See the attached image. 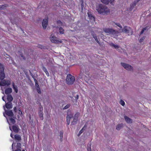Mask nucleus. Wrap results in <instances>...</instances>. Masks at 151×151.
I'll use <instances>...</instances> for the list:
<instances>
[{
	"instance_id": "nucleus-1",
	"label": "nucleus",
	"mask_w": 151,
	"mask_h": 151,
	"mask_svg": "<svg viewBox=\"0 0 151 151\" xmlns=\"http://www.w3.org/2000/svg\"><path fill=\"white\" fill-rule=\"evenodd\" d=\"M5 68L4 65L0 63V86H4L6 85L9 86L10 84V81L9 80L4 79L5 77L4 72Z\"/></svg>"
},
{
	"instance_id": "nucleus-2",
	"label": "nucleus",
	"mask_w": 151,
	"mask_h": 151,
	"mask_svg": "<svg viewBox=\"0 0 151 151\" xmlns=\"http://www.w3.org/2000/svg\"><path fill=\"white\" fill-rule=\"evenodd\" d=\"M96 9L100 14H107L110 12L106 6L101 4H99L96 6Z\"/></svg>"
},
{
	"instance_id": "nucleus-3",
	"label": "nucleus",
	"mask_w": 151,
	"mask_h": 151,
	"mask_svg": "<svg viewBox=\"0 0 151 151\" xmlns=\"http://www.w3.org/2000/svg\"><path fill=\"white\" fill-rule=\"evenodd\" d=\"M75 80V78L70 74H69L67 75L66 79L67 83L68 85L73 84Z\"/></svg>"
},
{
	"instance_id": "nucleus-4",
	"label": "nucleus",
	"mask_w": 151,
	"mask_h": 151,
	"mask_svg": "<svg viewBox=\"0 0 151 151\" xmlns=\"http://www.w3.org/2000/svg\"><path fill=\"white\" fill-rule=\"evenodd\" d=\"M104 31L106 33L112 34H117L119 33V32L118 31L112 29L105 28L104 29Z\"/></svg>"
},
{
	"instance_id": "nucleus-5",
	"label": "nucleus",
	"mask_w": 151,
	"mask_h": 151,
	"mask_svg": "<svg viewBox=\"0 0 151 151\" xmlns=\"http://www.w3.org/2000/svg\"><path fill=\"white\" fill-rule=\"evenodd\" d=\"M3 107L6 114L9 116L12 117L13 118L15 119L16 118V117L14 116V114L12 110H6L4 106Z\"/></svg>"
},
{
	"instance_id": "nucleus-6",
	"label": "nucleus",
	"mask_w": 151,
	"mask_h": 151,
	"mask_svg": "<svg viewBox=\"0 0 151 151\" xmlns=\"http://www.w3.org/2000/svg\"><path fill=\"white\" fill-rule=\"evenodd\" d=\"M80 113H77L74 115L73 120L71 122V124L75 125L77 124V122L78 120V117L79 116Z\"/></svg>"
},
{
	"instance_id": "nucleus-7",
	"label": "nucleus",
	"mask_w": 151,
	"mask_h": 151,
	"mask_svg": "<svg viewBox=\"0 0 151 151\" xmlns=\"http://www.w3.org/2000/svg\"><path fill=\"white\" fill-rule=\"evenodd\" d=\"M121 65L123 67L127 70H131L132 69L131 66L127 64L123 63H121Z\"/></svg>"
},
{
	"instance_id": "nucleus-8",
	"label": "nucleus",
	"mask_w": 151,
	"mask_h": 151,
	"mask_svg": "<svg viewBox=\"0 0 151 151\" xmlns=\"http://www.w3.org/2000/svg\"><path fill=\"white\" fill-rule=\"evenodd\" d=\"M48 18L47 17V19H43L42 22V26L43 29H45L47 27L48 24Z\"/></svg>"
},
{
	"instance_id": "nucleus-9",
	"label": "nucleus",
	"mask_w": 151,
	"mask_h": 151,
	"mask_svg": "<svg viewBox=\"0 0 151 151\" xmlns=\"http://www.w3.org/2000/svg\"><path fill=\"white\" fill-rule=\"evenodd\" d=\"M40 111L39 112V115L41 120H43V113L42 111L43 108L42 107H40Z\"/></svg>"
},
{
	"instance_id": "nucleus-10",
	"label": "nucleus",
	"mask_w": 151,
	"mask_h": 151,
	"mask_svg": "<svg viewBox=\"0 0 151 151\" xmlns=\"http://www.w3.org/2000/svg\"><path fill=\"white\" fill-rule=\"evenodd\" d=\"M12 129L13 131L16 133H18L19 131V128L18 125H16L12 126Z\"/></svg>"
},
{
	"instance_id": "nucleus-11",
	"label": "nucleus",
	"mask_w": 151,
	"mask_h": 151,
	"mask_svg": "<svg viewBox=\"0 0 151 151\" xmlns=\"http://www.w3.org/2000/svg\"><path fill=\"white\" fill-rule=\"evenodd\" d=\"M73 117V114H68L67 116L66 121L68 125L70 123V119Z\"/></svg>"
},
{
	"instance_id": "nucleus-12",
	"label": "nucleus",
	"mask_w": 151,
	"mask_h": 151,
	"mask_svg": "<svg viewBox=\"0 0 151 151\" xmlns=\"http://www.w3.org/2000/svg\"><path fill=\"white\" fill-rule=\"evenodd\" d=\"M6 107L9 110L12 108V104L11 102H8L6 103L5 105Z\"/></svg>"
},
{
	"instance_id": "nucleus-13",
	"label": "nucleus",
	"mask_w": 151,
	"mask_h": 151,
	"mask_svg": "<svg viewBox=\"0 0 151 151\" xmlns=\"http://www.w3.org/2000/svg\"><path fill=\"white\" fill-rule=\"evenodd\" d=\"M52 37L51 38L50 40L52 42L57 44L62 43V41H59L58 40H56V37H55V38H54Z\"/></svg>"
},
{
	"instance_id": "nucleus-14",
	"label": "nucleus",
	"mask_w": 151,
	"mask_h": 151,
	"mask_svg": "<svg viewBox=\"0 0 151 151\" xmlns=\"http://www.w3.org/2000/svg\"><path fill=\"white\" fill-rule=\"evenodd\" d=\"M87 127V124H85L84 126L83 127V128L81 129V130L79 131V133L78 134V136H79L82 133V132L84 131L85 130V129H86Z\"/></svg>"
},
{
	"instance_id": "nucleus-15",
	"label": "nucleus",
	"mask_w": 151,
	"mask_h": 151,
	"mask_svg": "<svg viewBox=\"0 0 151 151\" xmlns=\"http://www.w3.org/2000/svg\"><path fill=\"white\" fill-rule=\"evenodd\" d=\"M124 119L127 123H131L132 122V120L126 116H124Z\"/></svg>"
},
{
	"instance_id": "nucleus-16",
	"label": "nucleus",
	"mask_w": 151,
	"mask_h": 151,
	"mask_svg": "<svg viewBox=\"0 0 151 151\" xmlns=\"http://www.w3.org/2000/svg\"><path fill=\"white\" fill-rule=\"evenodd\" d=\"M12 92V88H9L6 89L5 91V93L6 94H9V93H11Z\"/></svg>"
},
{
	"instance_id": "nucleus-17",
	"label": "nucleus",
	"mask_w": 151,
	"mask_h": 151,
	"mask_svg": "<svg viewBox=\"0 0 151 151\" xmlns=\"http://www.w3.org/2000/svg\"><path fill=\"white\" fill-rule=\"evenodd\" d=\"M7 99L9 102H11L13 100V98L11 94H8L7 96Z\"/></svg>"
},
{
	"instance_id": "nucleus-18",
	"label": "nucleus",
	"mask_w": 151,
	"mask_h": 151,
	"mask_svg": "<svg viewBox=\"0 0 151 151\" xmlns=\"http://www.w3.org/2000/svg\"><path fill=\"white\" fill-rule=\"evenodd\" d=\"M88 17H89L90 19H91L92 20H93V21H95V19L94 18V17L93 16V15L90 12H88Z\"/></svg>"
},
{
	"instance_id": "nucleus-19",
	"label": "nucleus",
	"mask_w": 151,
	"mask_h": 151,
	"mask_svg": "<svg viewBox=\"0 0 151 151\" xmlns=\"http://www.w3.org/2000/svg\"><path fill=\"white\" fill-rule=\"evenodd\" d=\"M123 124L122 123L120 124L117 125L116 127V129L118 130H120L121 128H123Z\"/></svg>"
},
{
	"instance_id": "nucleus-20",
	"label": "nucleus",
	"mask_w": 151,
	"mask_h": 151,
	"mask_svg": "<svg viewBox=\"0 0 151 151\" xmlns=\"http://www.w3.org/2000/svg\"><path fill=\"white\" fill-rule=\"evenodd\" d=\"M63 130L60 131L59 133V136L60 137V141L62 142L63 140Z\"/></svg>"
},
{
	"instance_id": "nucleus-21",
	"label": "nucleus",
	"mask_w": 151,
	"mask_h": 151,
	"mask_svg": "<svg viewBox=\"0 0 151 151\" xmlns=\"http://www.w3.org/2000/svg\"><path fill=\"white\" fill-rule=\"evenodd\" d=\"M14 138L18 141H19L21 139V136L18 134L15 135H14Z\"/></svg>"
},
{
	"instance_id": "nucleus-22",
	"label": "nucleus",
	"mask_w": 151,
	"mask_h": 151,
	"mask_svg": "<svg viewBox=\"0 0 151 151\" xmlns=\"http://www.w3.org/2000/svg\"><path fill=\"white\" fill-rule=\"evenodd\" d=\"M37 47L38 48L43 50H45L47 49V47L41 45H38Z\"/></svg>"
},
{
	"instance_id": "nucleus-23",
	"label": "nucleus",
	"mask_w": 151,
	"mask_h": 151,
	"mask_svg": "<svg viewBox=\"0 0 151 151\" xmlns=\"http://www.w3.org/2000/svg\"><path fill=\"white\" fill-rule=\"evenodd\" d=\"M109 45L112 47H114L115 49H118L119 47L118 45H116L113 43H111L109 44Z\"/></svg>"
},
{
	"instance_id": "nucleus-24",
	"label": "nucleus",
	"mask_w": 151,
	"mask_h": 151,
	"mask_svg": "<svg viewBox=\"0 0 151 151\" xmlns=\"http://www.w3.org/2000/svg\"><path fill=\"white\" fill-rule=\"evenodd\" d=\"M42 70L45 73L46 75L47 76H49V75L46 68L45 67H43Z\"/></svg>"
},
{
	"instance_id": "nucleus-25",
	"label": "nucleus",
	"mask_w": 151,
	"mask_h": 151,
	"mask_svg": "<svg viewBox=\"0 0 151 151\" xmlns=\"http://www.w3.org/2000/svg\"><path fill=\"white\" fill-rule=\"evenodd\" d=\"M12 86L13 89L15 91L16 93H17L18 91L17 87L13 83H12Z\"/></svg>"
},
{
	"instance_id": "nucleus-26",
	"label": "nucleus",
	"mask_w": 151,
	"mask_h": 151,
	"mask_svg": "<svg viewBox=\"0 0 151 151\" xmlns=\"http://www.w3.org/2000/svg\"><path fill=\"white\" fill-rule=\"evenodd\" d=\"M101 2L105 4H108L109 2V0H101Z\"/></svg>"
},
{
	"instance_id": "nucleus-27",
	"label": "nucleus",
	"mask_w": 151,
	"mask_h": 151,
	"mask_svg": "<svg viewBox=\"0 0 151 151\" xmlns=\"http://www.w3.org/2000/svg\"><path fill=\"white\" fill-rule=\"evenodd\" d=\"M148 26H146L145 27L143 28L140 32V35H142V34L144 33V31L145 30H148Z\"/></svg>"
},
{
	"instance_id": "nucleus-28",
	"label": "nucleus",
	"mask_w": 151,
	"mask_h": 151,
	"mask_svg": "<svg viewBox=\"0 0 151 151\" xmlns=\"http://www.w3.org/2000/svg\"><path fill=\"white\" fill-rule=\"evenodd\" d=\"M122 32H124L125 33H128L129 32V30L127 28V27H125L124 29H122Z\"/></svg>"
},
{
	"instance_id": "nucleus-29",
	"label": "nucleus",
	"mask_w": 151,
	"mask_h": 151,
	"mask_svg": "<svg viewBox=\"0 0 151 151\" xmlns=\"http://www.w3.org/2000/svg\"><path fill=\"white\" fill-rule=\"evenodd\" d=\"M7 5L6 4H4L0 5V10H2L5 9L7 7Z\"/></svg>"
},
{
	"instance_id": "nucleus-30",
	"label": "nucleus",
	"mask_w": 151,
	"mask_h": 151,
	"mask_svg": "<svg viewBox=\"0 0 151 151\" xmlns=\"http://www.w3.org/2000/svg\"><path fill=\"white\" fill-rule=\"evenodd\" d=\"M59 31L60 33L61 34H63L64 33V30L62 27H60L59 29Z\"/></svg>"
},
{
	"instance_id": "nucleus-31",
	"label": "nucleus",
	"mask_w": 151,
	"mask_h": 151,
	"mask_svg": "<svg viewBox=\"0 0 151 151\" xmlns=\"http://www.w3.org/2000/svg\"><path fill=\"white\" fill-rule=\"evenodd\" d=\"M21 144L20 143H17V145H16V148H17V149H20V148H21Z\"/></svg>"
},
{
	"instance_id": "nucleus-32",
	"label": "nucleus",
	"mask_w": 151,
	"mask_h": 151,
	"mask_svg": "<svg viewBox=\"0 0 151 151\" xmlns=\"http://www.w3.org/2000/svg\"><path fill=\"white\" fill-rule=\"evenodd\" d=\"M140 0H137L134 1L133 3V6H135L137 3H138Z\"/></svg>"
},
{
	"instance_id": "nucleus-33",
	"label": "nucleus",
	"mask_w": 151,
	"mask_h": 151,
	"mask_svg": "<svg viewBox=\"0 0 151 151\" xmlns=\"http://www.w3.org/2000/svg\"><path fill=\"white\" fill-rule=\"evenodd\" d=\"M70 106V104H67L63 108V109L64 110L68 108H69Z\"/></svg>"
},
{
	"instance_id": "nucleus-34",
	"label": "nucleus",
	"mask_w": 151,
	"mask_h": 151,
	"mask_svg": "<svg viewBox=\"0 0 151 151\" xmlns=\"http://www.w3.org/2000/svg\"><path fill=\"white\" fill-rule=\"evenodd\" d=\"M9 119L11 122L13 124H14L16 122L15 120L12 118H10Z\"/></svg>"
},
{
	"instance_id": "nucleus-35",
	"label": "nucleus",
	"mask_w": 151,
	"mask_h": 151,
	"mask_svg": "<svg viewBox=\"0 0 151 151\" xmlns=\"http://www.w3.org/2000/svg\"><path fill=\"white\" fill-rule=\"evenodd\" d=\"M91 34L93 36V37L94 38L95 37H97L96 35L95 34V33L94 31H92L91 32Z\"/></svg>"
},
{
	"instance_id": "nucleus-36",
	"label": "nucleus",
	"mask_w": 151,
	"mask_h": 151,
	"mask_svg": "<svg viewBox=\"0 0 151 151\" xmlns=\"http://www.w3.org/2000/svg\"><path fill=\"white\" fill-rule=\"evenodd\" d=\"M120 104L122 106H124L125 105L124 102L122 100H121L120 101Z\"/></svg>"
},
{
	"instance_id": "nucleus-37",
	"label": "nucleus",
	"mask_w": 151,
	"mask_h": 151,
	"mask_svg": "<svg viewBox=\"0 0 151 151\" xmlns=\"http://www.w3.org/2000/svg\"><path fill=\"white\" fill-rule=\"evenodd\" d=\"M36 89L38 93L40 94L41 93V91L40 87L36 88Z\"/></svg>"
},
{
	"instance_id": "nucleus-38",
	"label": "nucleus",
	"mask_w": 151,
	"mask_h": 151,
	"mask_svg": "<svg viewBox=\"0 0 151 151\" xmlns=\"http://www.w3.org/2000/svg\"><path fill=\"white\" fill-rule=\"evenodd\" d=\"M94 39H95V40L97 42V43L100 46L101 45V44L100 43V42H99V41L98 40L97 38V37H95Z\"/></svg>"
},
{
	"instance_id": "nucleus-39",
	"label": "nucleus",
	"mask_w": 151,
	"mask_h": 151,
	"mask_svg": "<svg viewBox=\"0 0 151 151\" xmlns=\"http://www.w3.org/2000/svg\"><path fill=\"white\" fill-rule=\"evenodd\" d=\"M115 24L119 27L120 29L122 28V27L119 23H115Z\"/></svg>"
},
{
	"instance_id": "nucleus-40",
	"label": "nucleus",
	"mask_w": 151,
	"mask_h": 151,
	"mask_svg": "<svg viewBox=\"0 0 151 151\" xmlns=\"http://www.w3.org/2000/svg\"><path fill=\"white\" fill-rule=\"evenodd\" d=\"M145 37L144 36L142 37L140 40H139V42H143L144 40L145 39Z\"/></svg>"
},
{
	"instance_id": "nucleus-41",
	"label": "nucleus",
	"mask_w": 151,
	"mask_h": 151,
	"mask_svg": "<svg viewBox=\"0 0 151 151\" xmlns=\"http://www.w3.org/2000/svg\"><path fill=\"white\" fill-rule=\"evenodd\" d=\"M18 55L20 56L23 54L22 52L20 50L18 51Z\"/></svg>"
},
{
	"instance_id": "nucleus-42",
	"label": "nucleus",
	"mask_w": 151,
	"mask_h": 151,
	"mask_svg": "<svg viewBox=\"0 0 151 151\" xmlns=\"http://www.w3.org/2000/svg\"><path fill=\"white\" fill-rule=\"evenodd\" d=\"M57 24L62 25V22L60 20H58L57 22Z\"/></svg>"
},
{
	"instance_id": "nucleus-43",
	"label": "nucleus",
	"mask_w": 151,
	"mask_h": 151,
	"mask_svg": "<svg viewBox=\"0 0 151 151\" xmlns=\"http://www.w3.org/2000/svg\"><path fill=\"white\" fill-rule=\"evenodd\" d=\"M35 87L36 88L40 87L39 86L38 84V83H35Z\"/></svg>"
},
{
	"instance_id": "nucleus-44",
	"label": "nucleus",
	"mask_w": 151,
	"mask_h": 151,
	"mask_svg": "<svg viewBox=\"0 0 151 151\" xmlns=\"http://www.w3.org/2000/svg\"><path fill=\"white\" fill-rule=\"evenodd\" d=\"M91 146L90 145L89 147H88L87 149V151H91Z\"/></svg>"
},
{
	"instance_id": "nucleus-45",
	"label": "nucleus",
	"mask_w": 151,
	"mask_h": 151,
	"mask_svg": "<svg viewBox=\"0 0 151 151\" xmlns=\"http://www.w3.org/2000/svg\"><path fill=\"white\" fill-rule=\"evenodd\" d=\"M21 57L22 58V59L23 60H26V58L23 55V54L21 56Z\"/></svg>"
},
{
	"instance_id": "nucleus-46",
	"label": "nucleus",
	"mask_w": 151,
	"mask_h": 151,
	"mask_svg": "<svg viewBox=\"0 0 151 151\" xmlns=\"http://www.w3.org/2000/svg\"><path fill=\"white\" fill-rule=\"evenodd\" d=\"M16 144V143L13 142L12 143V149L13 150V151H14V148H13V146H15Z\"/></svg>"
},
{
	"instance_id": "nucleus-47",
	"label": "nucleus",
	"mask_w": 151,
	"mask_h": 151,
	"mask_svg": "<svg viewBox=\"0 0 151 151\" xmlns=\"http://www.w3.org/2000/svg\"><path fill=\"white\" fill-rule=\"evenodd\" d=\"M29 73H30V74L31 75V76H32V78H34L35 77V76H34V75H33V74L29 70Z\"/></svg>"
},
{
	"instance_id": "nucleus-48",
	"label": "nucleus",
	"mask_w": 151,
	"mask_h": 151,
	"mask_svg": "<svg viewBox=\"0 0 151 151\" xmlns=\"http://www.w3.org/2000/svg\"><path fill=\"white\" fill-rule=\"evenodd\" d=\"M81 9L82 10H83V3H82L81 4Z\"/></svg>"
},
{
	"instance_id": "nucleus-49",
	"label": "nucleus",
	"mask_w": 151,
	"mask_h": 151,
	"mask_svg": "<svg viewBox=\"0 0 151 151\" xmlns=\"http://www.w3.org/2000/svg\"><path fill=\"white\" fill-rule=\"evenodd\" d=\"M83 75V72L82 71H81L80 73L79 74V76H81L82 78Z\"/></svg>"
},
{
	"instance_id": "nucleus-50",
	"label": "nucleus",
	"mask_w": 151,
	"mask_h": 151,
	"mask_svg": "<svg viewBox=\"0 0 151 151\" xmlns=\"http://www.w3.org/2000/svg\"><path fill=\"white\" fill-rule=\"evenodd\" d=\"M34 79V81L35 83H38V81H37V80L35 79V77H34V78H33Z\"/></svg>"
},
{
	"instance_id": "nucleus-51",
	"label": "nucleus",
	"mask_w": 151,
	"mask_h": 151,
	"mask_svg": "<svg viewBox=\"0 0 151 151\" xmlns=\"http://www.w3.org/2000/svg\"><path fill=\"white\" fill-rule=\"evenodd\" d=\"M34 79V81L35 83H38V81H37V80L35 79V77H34V78H33Z\"/></svg>"
},
{
	"instance_id": "nucleus-52",
	"label": "nucleus",
	"mask_w": 151,
	"mask_h": 151,
	"mask_svg": "<svg viewBox=\"0 0 151 151\" xmlns=\"http://www.w3.org/2000/svg\"><path fill=\"white\" fill-rule=\"evenodd\" d=\"M30 124L32 125L33 124H34V122L32 120H31L30 121Z\"/></svg>"
},
{
	"instance_id": "nucleus-53",
	"label": "nucleus",
	"mask_w": 151,
	"mask_h": 151,
	"mask_svg": "<svg viewBox=\"0 0 151 151\" xmlns=\"http://www.w3.org/2000/svg\"><path fill=\"white\" fill-rule=\"evenodd\" d=\"M14 110L15 112L17 111V108L16 107H15L14 108Z\"/></svg>"
},
{
	"instance_id": "nucleus-54",
	"label": "nucleus",
	"mask_w": 151,
	"mask_h": 151,
	"mask_svg": "<svg viewBox=\"0 0 151 151\" xmlns=\"http://www.w3.org/2000/svg\"><path fill=\"white\" fill-rule=\"evenodd\" d=\"M27 77L28 79L29 80H30V82H32V81H31L30 80V79L29 78V76H27Z\"/></svg>"
},
{
	"instance_id": "nucleus-55",
	"label": "nucleus",
	"mask_w": 151,
	"mask_h": 151,
	"mask_svg": "<svg viewBox=\"0 0 151 151\" xmlns=\"http://www.w3.org/2000/svg\"><path fill=\"white\" fill-rule=\"evenodd\" d=\"M27 77L28 79L29 80H30V82H32V81H31L30 80V79L29 78V76H27Z\"/></svg>"
},
{
	"instance_id": "nucleus-56",
	"label": "nucleus",
	"mask_w": 151,
	"mask_h": 151,
	"mask_svg": "<svg viewBox=\"0 0 151 151\" xmlns=\"http://www.w3.org/2000/svg\"><path fill=\"white\" fill-rule=\"evenodd\" d=\"M27 77L28 79L29 80H30V82H32V81H31L30 80V79L29 78V76H27Z\"/></svg>"
},
{
	"instance_id": "nucleus-57",
	"label": "nucleus",
	"mask_w": 151,
	"mask_h": 151,
	"mask_svg": "<svg viewBox=\"0 0 151 151\" xmlns=\"http://www.w3.org/2000/svg\"><path fill=\"white\" fill-rule=\"evenodd\" d=\"M15 151H21V150L20 149H16V150H15Z\"/></svg>"
},
{
	"instance_id": "nucleus-58",
	"label": "nucleus",
	"mask_w": 151,
	"mask_h": 151,
	"mask_svg": "<svg viewBox=\"0 0 151 151\" xmlns=\"http://www.w3.org/2000/svg\"><path fill=\"white\" fill-rule=\"evenodd\" d=\"M78 95H76V100H77L78 99Z\"/></svg>"
},
{
	"instance_id": "nucleus-59",
	"label": "nucleus",
	"mask_w": 151,
	"mask_h": 151,
	"mask_svg": "<svg viewBox=\"0 0 151 151\" xmlns=\"http://www.w3.org/2000/svg\"><path fill=\"white\" fill-rule=\"evenodd\" d=\"M26 55L27 57H28V56H29V53L28 52L26 53Z\"/></svg>"
},
{
	"instance_id": "nucleus-60",
	"label": "nucleus",
	"mask_w": 151,
	"mask_h": 151,
	"mask_svg": "<svg viewBox=\"0 0 151 151\" xmlns=\"http://www.w3.org/2000/svg\"><path fill=\"white\" fill-rule=\"evenodd\" d=\"M10 136H11V137L12 138H13L14 135H13V134H12V133L11 134Z\"/></svg>"
},
{
	"instance_id": "nucleus-61",
	"label": "nucleus",
	"mask_w": 151,
	"mask_h": 151,
	"mask_svg": "<svg viewBox=\"0 0 151 151\" xmlns=\"http://www.w3.org/2000/svg\"><path fill=\"white\" fill-rule=\"evenodd\" d=\"M4 96L2 97V100H3V101H5V102H6V101H5V100H4Z\"/></svg>"
},
{
	"instance_id": "nucleus-62",
	"label": "nucleus",
	"mask_w": 151,
	"mask_h": 151,
	"mask_svg": "<svg viewBox=\"0 0 151 151\" xmlns=\"http://www.w3.org/2000/svg\"><path fill=\"white\" fill-rule=\"evenodd\" d=\"M114 0H110L111 3V4L114 1Z\"/></svg>"
},
{
	"instance_id": "nucleus-63",
	"label": "nucleus",
	"mask_w": 151,
	"mask_h": 151,
	"mask_svg": "<svg viewBox=\"0 0 151 151\" xmlns=\"http://www.w3.org/2000/svg\"><path fill=\"white\" fill-rule=\"evenodd\" d=\"M9 129H10L11 131H12V129L11 128V127H9Z\"/></svg>"
},
{
	"instance_id": "nucleus-64",
	"label": "nucleus",
	"mask_w": 151,
	"mask_h": 151,
	"mask_svg": "<svg viewBox=\"0 0 151 151\" xmlns=\"http://www.w3.org/2000/svg\"><path fill=\"white\" fill-rule=\"evenodd\" d=\"M4 116H5V117H6V116H5V114H4Z\"/></svg>"
}]
</instances>
